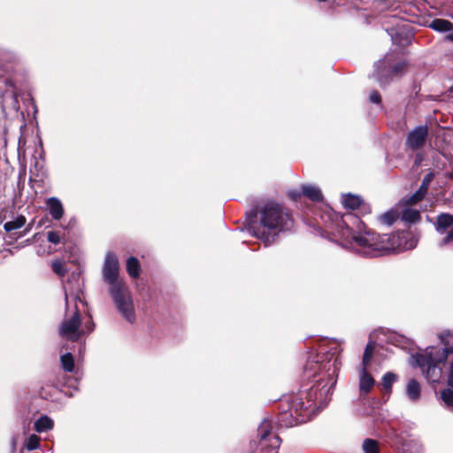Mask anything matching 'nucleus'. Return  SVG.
<instances>
[{
    "label": "nucleus",
    "mask_w": 453,
    "mask_h": 453,
    "mask_svg": "<svg viewBox=\"0 0 453 453\" xmlns=\"http://www.w3.org/2000/svg\"><path fill=\"white\" fill-rule=\"evenodd\" d=\"M325 232L331 239L341 242L345 249L352 250L366 257H377L389 251H403L414 249L418 239L405 234H376L365 228V224L355 215L340 216L329 211L323 217Z\"/></svg>",
    "instance_id": "nucleus-1"
},
{
    "label": "nucleus",
    "mask_w": 453,
    "mask_h": 453,
    "mask_svg": "<svg viewBox=\"0 0 453 453\" xmlns=\"http://www.w3.org/2000/svg\"><path fill=\"white\" fill-rule=\"evenodd\" d=\"M341 365L336 352H329L324 348L320 353H311L308 356L304 373L319 385L313 386L307 393V404L300 397L293 398L288 410L280 414L279 423L281 426L291 427L311 419L314 409L322 405L324 396L334 386Z\"/></svg>",
    "instance_id": "nucleus-2"
},
{
    "label": "nucleus",
    "mask_w": 453,
    "mask_h": 453,
    "mask_svg": "<svg viewBox=\"0 0 453 453\" xmlns=\"http://www.w3.org/2000/svg\"><path fill=\"white\" fill-rule=\"evenodd\" d=\"M440 338L445 348L427 347L424 353L413 356V360L432 382L439 381L443 370L447 369L448 383L453 387V333H441Z\"/></svg>",
    "instance_id": "nucleus-3"
},
{
    "label": "nucleus",
    "mask_w": 453,
    "mask_h": 453,
    "mask_svg": "<svg viewBox=\"0 0 453 453\" xmlns=\"http://www.w3.org/2000/svg\"><path fill=\"white\" fill-rule=\"evenodd\" d=\"M103 280L109 287L111 296L119 312L128 322L135 319L133 300L129 288L123 279L119 278V263L117 256L107 252L102 269Z\"/></svg>",
    "instance_id": "nucleus-4"
},
{
    "label": "nucleus",
    "mask_w": 453,
    "mask_h": 453,
    "mask_svg": "<svg viewBox=\"0 0 453 453\" xmlns=\"http://www.w3.org/2000/svg\"><path fill=\"white\" fill-rule=\"evenodd\" d=\"M292 225V219L287 212L283 211L281 206L270 202L260 211V226L250 231L255 237L261 239L265 245H268L278 233L289 230Z\"/></svg>",
    "instance_id": "nucleus-5"
},
{
    "label": "nucleus",
    "mask_w": 453,
    "mask_h": 453,
    "mask_svg": "<svg viewBox=\"0 0 453 453\" xmlns=\"http://www.w3.org/2000/svg\"><path fill=\"white\" fill-rule=\"evenodd\" d=\"M77 301L81 302L78 296L72 297L67 293L65 287V315L59 326V335L68 341L76 342L85 334H90L94 330L92 320L81 322L80 311L77 306Z\"/></svg>",
    "instance_id": "nucleus-6"
},
{
    "label": "nucleus",
    "mask_w": 453,
    "mask_h": 453,
    "mask_svg": "<svg viewBox=\"0 0 453 453\" xmlns=\"http://www.w3.org/2000/svg\"><path fill=\"white\" fill-rule=\"evenodd\" d=\"M272 424L269 420L265 419L258 427V434L260 436L261 443L263 446H269L272 449L271 451L273 453H277L273 451L278 449L280 444V439L279 436L275 434H271Z\"/></svg>",
    "instance_id": "nucleus-7"
},
{
    "label": "nucleus",
    "mask_w": 453,
    "mask_h": 453,
    "mask_svg": "<svg viewBox=\"0 0 453 453\" xmlns=\"http://www.w3.org/2000/svg\"><path fill=\"white\" fill-rule=\"evenodd\" d=\"M426 135V127H417L409 134L407 137V145L412 150L418 149L424 144Z\"/></svg>",
    "instance_id": "nucleus-8"
},
{
    "label": "nucleus",
    "mask_w": 453,
    "mask_h": 453,
    "mask_svg": "<svg viewBox=\"0 0 453 453\" xmlns=\"http://www.w3.org/2000/svg\"><path fill=\"white\" fill-rule=\"evenodd\" d=\"M375 380L367 372L366 367L359 368V392L361 395L368 394L373 388Z\"/></svg>",
    "instance_id": "nucleus-9"
},
{
    "label": "nucleus",
    "mask_w": 453,
    "mask_h": 453,
    "mask_svg": "<svg viewBox=\"0 0 453 453\" xmlns=\"http://www.w3.org/2000/svg\"><path fill=\"white\" fill-rule=\"evenodd\" d=\"M49 213L55 220H59L64 215V207L62 202L55 196L49 197L46 200Z\"/></svg>",
    "instance_id": "nucleus-10"
},
{
    "label": "nucleus",
    "mask_w": 453,
    "mask_h": 453,
    "mask_svg": "<svg viewBox=\"0 0 453 453\" xmlns=\"http://www.w3.org/2000/svg\"><path fill=\"white\" fill-rule=\"evenodd\" d=\"M302 193L304 196L313 202H319L323 198L320 188L311 184L303 185Z\"/></svg>",
    "instance_id": "nucleus-11"
},
{
    "label": "nucleus",
    "mask_w": 453,
    "mask_h": 453,
    "mask_svg": "<svg viewBox=\"0 0 453 453\" xmlns=\"http://www.w3.org/2000/svg\"><path fill=\"white\" fill-rule=\"evenodd\" d=\"M453 225V216L449 213H441L437 217L435 229L439 234H444Z\"/></svg>",
    "instance_id": "nucleus-12"
},
{
    "label": "nucleus",
    "mask_w": 453,
    "mask_h": 453,
    "mask_svg": "<svg viewBox=\"0 0 453 453\" xmlns=\"http://www.w3.org/2000/svg\"><path fill=\"white\" fill-rule=\"evenodd\" d=\"M362 202L361 197L356 195L345 194L342 196V203L346 209L356 210L362 205Z\"/></svg>",
    "instance_id": "nucleus-13"
},
{
    "label": "nucleus",
    "mask_w": 453,
    "mask_h": 453,
    "mask_svg": "<svg viewBox=\"0 0 453 453\" xmlns=\"http://www.w3.org/2000/svg\"><path fill=\"white\" fill-rule=\"evenodd\" d=\"M429 27L434 31L441 33L453 30V24L450 21L443 19H434Z\"/></svg>",
    "instance_id": "nucleus-14"
},
{
    "label": "nucleus",
    "mask_w": 453,
    "mask_h": 453,
    "mask_svg": "<svg viewBox=\"0 0 453 453\" xmlns=\"http://www.w3.org/2000/svg\"><path fill=\"white\" fill-rule=\"evenodd\" d=\"M406 394L410 400L417 401L420 395V385L416 380H411L407 384Z\"/></svg>",
    "instance_id": "nucleus-15"
},
{
    "label": "nucleus",
    "mask_w": 453,
    "mask_h": 453,
    "mask_svg": "<svg viewBox=\"0 0 453 453\" xmlns=\"http://www.w3.org/2000/svg\"><path fill=\"white\" fill-rule=\"evenodd\" d=\"M53 420L48 416H42L35 423V429L38 433H43L52 429Z\"/></svg>",
    "instance_id": "nucleus-16"
},
{
    "label": "nucleus",
    "mask_w": 453,
    "mask_h": 453,
    "mask_svg": "<svg viewBox=\"0 0 453 453\" xmlns=\"http://www.w3.org/2000/svg\"><path fill=\"white\" fill-rule=\"evenodd\" d=\"M127 271L130 277L138 278L140 275V263L134 257H130L127 260Z\"/></svg>",
    "instance_id": "nucleus-17"
},
{
    "label": "nucleus",
    "mask_w": 453,
    "mask_h": 453,
    "mask_svg": "<svg viewBox=\"0 0 453 453\" xmlns=\"http://www.w3.org/2000/svg\"><path fill=\"white\" fill-rule=\"evenodd\" d=\"M401 219L406 223H416L420 219V213L417 210L406 208L403 211Z\"/></svg>",
    "instance_id": "nucleus-18"
},
{
    "label": "nucleus",
    "mask_w": 453,
    "mask_h": 453,
    "mask_svg": "<svg viewBox=\"0 0 453 453\" xmlns=\"http://www.w3.org/2000/svg\"><path fill=\"white\" fill-rule=\"evenodd\" d=\"M400 217V213L397 210L392 209L384 214L380 215V220L382 224L390 226L392 225L398 218Z\"/></svg>",
    "instance_id": "nucleus-19"
},
{
    "label": "nucleus",
    "mask_w": 453,
    "mask_h": 453,
    "mask_svg": "<svg viewBox=\"0 0 453 453\" xmlns=\"http://www.w3.org/2000/svg\"><path fill=\"white\" fill-rule=\"evenodd\" d=\"M26 223V219L23 216H19L14 220L8 221L4 225V228L6 232L10 233L13 230L21 228Z\"/></svg>",
    "instance_id": "nucleus-20"
},
{
    "label": "nucleus",
    "mask_w": 453,
    "mask_h": 453,
    "mask_svg": "<svg viewBox=\"0 0 453 453\" xmlns=\"http://www.w3.org/2000/svg\"><path fill=\"white\" fill-rule=\"evenodd\" d=\"M426 190H427L426 184L425 182H423L422 185L420 186V188H418V190L407 199V201H406L407 203L411 205V204H415L418 202L421 201L424 198V196L426 193Z\"/></svg>",
    "instance_id": "nucleus-21"
},
{
    "label": "nucleus",
    "mask_w": 453,
    "mask_h": 453,
    "mask_svg": "<svg viewBox=\"0 0 453 453\" xmlns=\"http://www.w3.org/2000/svg\"><path fill=\"white\" fill-rule=\"evenodd\" d=\"M362 448L365 453H380L378 442L372 439H365Z\"/></svg>",
    "instance_id": "nucleus-22"
},
{
    "label": "nucleus",
    "mask_w": 453,
    "mask_h": 453,
    "mask_svg": "<svg viewBox=\"0 0 453 453\" xmlns=\"http://www.w3.org/2000/svg\"><path fill=\"white\" fill-rule=\"evenodd\" d=\"M62 367L66 372H72L74 368V361L71 353H65L60 357Z\"/></svg>",
    "instance_id": "nucleus-23"
},
{
    "label": "nucleus",
    "mask_w": 453,
    "mask_h": 453,
    "mask_svg": "<svg viewBox=\"0 0 453 453\" xmlns=\"http://www.w3.org/2000/svg\"><path fill=\"white\" fill-rule=\"evenodd\" d=\"M396 380V375L393 372H387L382 378V386L388 392L391 390L393 383Z\"/></svg>",
    "instance_id": "nucleus-24"
},
{
    "label": "nucleus",
    "mask_w": 453,
    "mask_h": 453,
    "mask_svg": "<svg viewBox=\"0 0 453 453\" xmlns=\"http://www.w3.org/2000/svg\"><path fill=\"white\" fill-rule=\"evenodd\" d=\"M40 446V437L35 435V434H32L30 435L27 441H26V443H25V447L28 449V450H34V449H38Z\"/></svg>",
    "instance_id": "nucleus-25"
},
{
    "label": "nucleus",
    "mask_w": 453,
    "mask_h": 453,
    "mask_svg": "<svg viewBox=\"0 0 453 453\" xmlns=\"http://www.w3.org/2000/svg\"><path fill=\"white\" fill-rule=\"evenodd\" d=\"M372 352L373 343L369 342L364 352L362 367H366L367 364L370 362L372 357Z\"/></svg>",
    "instance_id": "nucleus-26"
},
{
    "label": "nucleus",
    "mask_w": 453,
    "mask_h": 453,
    "mask_svg": "<svg viewBox=\"0 0 453 453\" xmlns=\"http://www.w3.org/2000/svg\"><path fill=\"white\" fill-rule=\"evenodd\" d=\"M52 270L60 277H64L66 273L64 263L59 260L54 261L52 263Z\"/></svg>",
    "instance_id": "nucleus-27"
},
{
    "label": "nucleus",
    "mask_w": 453,
    "mask_h": 453,
    "mask_svg": "<svg viewBox=\"0 0 453 453\" xmlns=\"http://www.w3.org/2000/svg\"><path fill=\"white\" fill-rule=\"evenodd\" d=\"M441 395L446 405L453 406V391L451 389H443Z\"/></svg>",
    "instance_id": "nucleus-28"
},
{
    "label": "nucleus",
    "mask_w": 453,
    "mask_h": 453,
    "mask_svg": "<svg viewBox=\"0 0 453 453\" xmlns=\"http://www.w3.org/2000/svg\"><path fill=\"white\" fill-rule=\"evenodd\" d=\"M47 239L53 244H58L61 241V237L58 232L50 231L47 234Z\"/></svg>",
    "instance_id": "nucleus-29"
},
{
    "label": "nucleus",
    "mask_w": 453,
    "mask_h": 453,
    "mask_svg": "<svg viewBox=\"0 0 453 453\" xmlns=\"http://www.w3.org/2000/svg\"><path fill=\"white\" fill-rule=\"evenodd\" d=\"M453 242V227L447 233V234L441 239L439 242L440 247H444L449 243Z\"/></svg>",
    "instance_id": "nucleus-30"
},
{
    "label": "nucleus",
    "mask_w": 453,
    "mask_h": 453,
    "mask_svg": "<svg viewBox=\"0 0 453 453\" xmlns=\"http://www.w3.org/2000/svg\"><path fill=\"white\" fill-rule=\"evenodd\" d=\"M369 98H370V101L373 104L380 103V96L376 91L372 92Z\"/></svg>",
    "instance_id": "nucleus-31"
},
{
    "label": "nucleus",
    "mask_w": 453,
    "mask_h": 453,
    "mask_svg": "<svg viewBox=\"0 0 453 453\" xmlns=\"http://www.w3.org/2000/svg\"><path fill=\"white\" fill-rule=\"evenodd\" d=\"M289 195L294 200H297L301 196V194L297 192H290Z\"/></svg>",
    "instance_id": "nucleus-32"
},
{
    "label": "nucleus",
    "mask_w": 453,
    "mask_h": 453,
    "mask_svg": "<svg viewBox=\"0 0 453 453\" xmlns=\"http://www.w3.org/2000/svg\"><path fill=\"white\" fill-rule=\"evenodd\" d=\"M403 67V64H399L395 66L394 73H397Z\"/></svg>",
    "instance_id": "nucleus-33"
},
{
    "label": "nucleus",
    "mask_w": 453,
    "mask_h": 453,
    "mask_svg": "<svg viewBox=\"0 0 453 453\" xmlns=\"http://www.w3.org/2000/svg\"><path fill=\"white\" fill-rule=\"evenodd\" d=\"M445 39L453 42V33L449 34V35H447L445 36Z\"/></svg>",
    "instance_id": "nucleus-34"
},
{
    "label": "nucleus",
    "mask_w": 453,
    "mask_h": 453,
    "mask_svg": "<svg viewBox=\"0 0 453 453\" xmlns=\"http://www.w3.org/2000/svg\"><path fill=\"white\" fill-rule=\"evenodd\" d=\"M428 181H429V179H426L423 182H425L426 184V186L428 185Z\"/></svg>",
    "instance_id": "nucleus-35"
},
{
    "label": "nucleus",
    "mask_w": 453,
    "mask_h": 453,
    "mask_svg": "<svg viewBox=\"0 0 453 453\" xmlns=\"http://www.w3.org/2000/svg\"><path fill=\"white\" fill-rule=\"evenodd\" d=\"M450 93H453V88H451Z\"/></svg>",
    "instance_id": "nucleus-36"
}]
</instances>
